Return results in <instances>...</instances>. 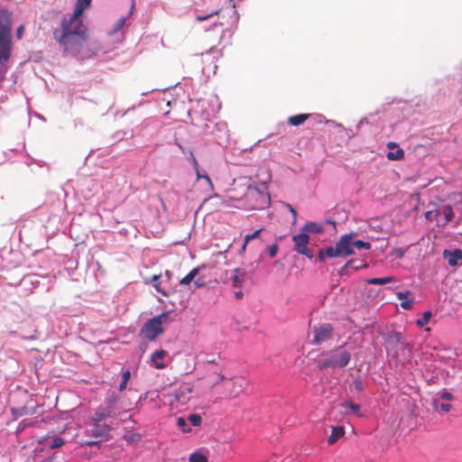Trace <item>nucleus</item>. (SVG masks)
<instances>
[{"label": "nucleus", "instance_id": "f257e3e1", "mask_svg": "<svg viewBox=\"0 0 462 462\" xmlns=\"http://www.w3.org/2000/svg\"><path fill=\"white\" fill-rule=\"evenodd\" d=\"M90 4L91 0H77L73 14L61 20L60 29L53 31L54 39L62 51L80 60L88 59L92 55L88 43V29L80 18Z\"/></svg>", "mask_w": 462, "mask_h": 462}, {"label": "nucleus", "instance_id": "f03ea898", "mask_svg": "<svg viewBox=\"0 0 462 462\" xmlns=\"http://www.w3.org/2000/svg\"><path fill=\"white\" fill-rule=\"evenodd\" d=\"M356 233L350 232L340 236L339 240L335 244V246H328L320 249L318 254L319 260L324 262L327 257H347L355 254V248L360 250H369L371 244L362 240H354Z\"/></svg>", "mask_w": 462, "mask_h": 462}, {"label": "nucleus", "instance_id": "7ed1b4c3", "mask_svg": "<svg viewBox=\"0 0 462 462\" xmlns=\"http://www.w3.org/2000/svg\"><path fill=\"white\" fill-rule=\"evenodd\" d=\"M12 15L6 10H0V67L4 70L13 51Z\"/></svg>", "mask_w": 462, "mask_h": 462}, {"label": "nucleus", "instance_id": "20e7f679", "mask_svg": "<svg viewBox=\"0 0 462 462\" xmlns=\"http://www.w3.org/2000/svg\"><path fill=\"white\" fill-rule=\"evenodd\" d=\"M350 359V352L345 346H341L330 352L322 353L321 357L317 360L316 366L319 370L342 368L348 365Z\"/></svg>", "mask_w": 462, "mask_h": 462}, {"label": "nucleus", "instance_id": "39448f33", "mask_svg": "<svg viewBox=\"0 0 462 462\" xmlns=\"http://www.w3.org/2000/svg\"><path fill=\"white\" fill-rule=\"evenodd\" d=\"M169 312L164 311L162 314L148 319L140 330V335L149 341H154L161 336L164 329L162 327L163 322L167 321Z\"/></svg>", "mask_w": 462, "mask_h": 462}, {"label": "nucleus", "instance_id": "423d86ee", "mask_svg": "<svg viewBox=\"0 0 462 462\" xmlns=\"http://www.w3.org/2000/svg\"><path fill=\"white\" fill-rule=\"evenodd\" d=\"M292 241L294 243V250L302 255H305L309 259L313 258L312 251L308 247L310 243V236L305 233H300L298 235H294L292 236Z\"/></svg>", "mask_w": 462, "mask_h": 462}, {"label": "nucleus", "instance_id": "0eeeda50", "mask_svg": "<svg viewBox=\"0 0 462 462\" xmlns=\"http://www.w3.org/2000/svg\"><path fill=\"white\" fill-rule=\"evenodd\" d=\"M245 197L248 201L254 200V203L249 205L252 209L263 208L264 205L267 203L266 196L255 188L248 187Z\"/></svg>", "mask_w": 462, "mask_h": 462}, {"label": "nucleus", "instance_id": "6e6552de", "mask_svg": "<svg viewBox=\"0 0 462 462\" xmlns=\"http://www.w3.org/2000/svg\"><path fill=\"white\" fill-rule=\"evenodd\" d=\"M314 339L313 342L315 344L320 345L321 343L328 340L332 337L333 327L330 324H322L319 327H314L313 328Z\"/></svg>", "mask_w": 462, "mask_h": 462}, {"label": "nucleus", "instance_id": "1a4fd4ad", "mask_svg": "<svg viewBox=\"0 0 462 462\" xmlns=\"http://www.w3.org/2000/svg\"><path fill=\"white\" fill-rule=\"evenodd\" d=\"M166 351L163 349H159L153 352L151 356L152 365L154 366L156 369H164L166 365L163 363V359L166 356Z\"/></svg>", "mask_w": 462, "mask_h": 462}, {"label": "nucleus", "instance_id": "9d476101", "mask_svg": "<svg viewBox=\"0 0 462 462\" xmlns=\"http://www.w3.org/2000/svg\"><path fill=\"white\" fill-rule=\"evenodd\" d=\"M365 267H367V264L363 263V261L351 259V260L347 261L346 263V264L339 270V274L340 275H348L350 269H354L356 271V270L365 268Z\"/></svg>", "mask_w": 462, "mask_h": 462}, {"label": "nucleus", "instance_id": "9b49d317", "mask_svg": "<svg viewBox=\"0 0 462 462\" xmlns=\"http://www.w3.org/2000/svg\"><path fill=\"white\" fill-rule=\"evenodd\" d=\"M29 398V402L31 405L27 406H20V407H13L12 412L16 416H23L28 414H33L35 412L36 405L34 404L33 399L32 397Z\"/></svg>", "mask_w": 462, "mask_h": 462}, {"label": "nucleus", "instance_id": "f8f14e48", "mask_svg": "<svg viewBox=\"0 0 462 462\" xmlns=\"http://www.w3.org/2000/svg\"><path fill=\"white\" fill-rule=\"evenodd\" d=\"M247 386V383L244 379V377L236 378L232 385L231 390L229 391V395L232 397L238 396Z\"/></svg>", "mask_w": 462, "mask_h": 462}, {"label": "nucleus", "instance_id": "ddd939ff", "mask_svg": "<svg viewBox=\"0 0 462 462\" xmlns=\"http://www.w3.org/2000/svg\"><path fill=\"white\" fill-rule=\"evenodd\" d=\"M110 430V427L106 424H100V422H93L91 435L96 438L107 437Z\"/></svg>", "mask_w": 462, "mask_h": 462}, {"label": "nucleus", "instance_id": "4468645a", "mask_svg": "<svg viewBox=\"0 0 462 462\" xmlns=\"http://www.w3.org/2000/svg\"><path fill=\"white\" fill-rule=\"evenodd\" d=\"M444 257L448 259V263L450 266H456L458 260L462 259V251L460 249H455L453 251L445 250Z\"/></svg>", "mask_w": 462, "mask_h": 462}, {"label": "nucleus", "instance_id": "2eb2a0df", "mask_svg": "<svg viewBox=\"0 0 462 462\" xmlns=\"http://www.w3.org/2000/svg\"><path fill=\"white\" fill-rule=\"evenodd\" d=\"M245 277V273L244 270L236 268L233 271L230 281L233 287H241Z\"/></svg>", "mask_w": 462, "mask_h": 462}, {"label": "nucleus", "instance_id": "dca6fc26", "mask_svg": "<svg viewBox=\"0 0 462 462\" xmlns=\"http://www.w3.org/2000/svg\"><path fill=\"white\" fill-rule=\"evenodd\" d=\"M438 211H439V215L443 214L445 217L443 220L436 219L441 226H444L451 221L454 217L453 209L449 205L442 207L441 208L438 209Z\"/></svg>", "mask_w": 462, "mask_h": 462}, {"label": "nucleus", "instance_id": "f3484780", "mask_svg": "<svg viewBox=\"0 0 462 462\" xmlns=\"http://www.w3.org/2000/svg\"><path fill=\"white\" fill-rule=\"evenodd\" d=\"M323 231V227L320 224L316 222H308L301 228L300 232L308 234H319Z\"/></svg>", "mask_w": 462, "mask_h": 462}, {"label": "nucleus", "instance_id": "a211bd4d", "mask_svg": "<svg viewBox=\"0 0 462 462\" xmlns=\"http://www.w3.org/2000/svg\"><path fill=\"white\" fill-rule=\"evenodd\" d=\"M345 433V430L341 426L333 427L331 430V434L328 439V444H334L339 438H341Z\"/></svg>", "mask_w": 462, "mask_h": 462}, {"label": "nucleus", "instance_id": "6ab92c4d", "mask_svg": "<svg viewBox=\"0 0 462 462\" xmlns=\"http://www.w3.org/2000/svg\"><path fill=\"white\" fill-rule=\"evenodd\" d=\"M309 117V114H299L296 116H290L288 118V122L291 125L298 126L302 125Z\"/></svg>", "mask_w": 462, "mask_h": 462}, {"label": "nucleus", "instance_id": "aec40b11", "mask_svg": "<svg viewBox=\"0 0 462 462\" xmlns=\"http://www.w3.org/2000/svg\"><path fill=\"white\" fill-rule=\"evenodd\" d=\"M396 279L393 276H386L382 278H371L366 280V282L368 284H374V285H383L392 282H395Z\"/></svg>", "mask_w": 462, "mask_h": 462}, {"label": "nucleus", "instance_id": "412c9836", "mask_svg": "<svg viewBox=\"0 0 462 462\" xmlns=\"http://www.w3.org/2000/svg\"><path fill=\"white\" fill-rule=\"evenodd\" d=\"M209 377L211 380L210 388H215L217 385H218L221 383H223L224 381L227 380L226 377L223 374L217 373V372L212 373L209 375Z\"/></svg>", "mask_w": 462, "mask_h": 462}, {"label": "nucleus", "instance_id": "4be33fe9", "mask_svg": "<svg viewBox=\"0 0 462 462\" xmlns=\"http://www.w3.org/2000/svg\"><path fill=\"white\" fill-rule=\"evenodd\" d=\"M160 278H161V274H155L152 277V286L154 287V289L162 293L164 297H169L170 296V293L166 291V290H164L163 288H162L161 286V282H160Z\"/></svg>", "mask_w": 462, "mask_h": 462}, {"label": "nucleus", "instance_id": "5701e85b", "mask_svg": "<svg viewBox=\"0 0 462 462\" xmlns=\"http://www.w3.org/2000/svg\"><path fill=\"white\" fill-rule=\"evenodd\" d=\"M199 267L193 268L185 277L180 281V285L189 284L199 273Z\"/></svg>", "mask_w": 462, "mask_h": 462}, {"label": "nucleus", "instance_id": "b1692460", "mask_svg": "<svg viewBox=\"0 0 462 462\" xmlns=\"http://www.w3.org/2000/svg\"><path fill=\"white\" fill-rule=\"evenodd\" d=\"M344 408H348L355 415L361 417L360 406L357 403L353 402L351 400L345 402L341 404Z\"/></svg>", "mask_w": 462, "mask_h": 462}, {"label": "nucleus", "instance_id": "393cba45", "mask_svg": "<svg viewBox=\"0 0 462 462\" xmlns=\"http://www.w3.org/2000/svg\"><path fill=\"white\" fill-rule=\"evenodd\" d=\"M189 462H208V458L202 452L197 451L189 455Z\"/></svg>", "mask_w": 462, "mask_h": 462}, {"label": "nucleus", "instance_id": "a878e982", "mask_svg": "<svg viewBox=\"0 0 462 462\" xmlns=\"http://www.w3.org/2000/svg\"><path fill=\"white\" fill-rule=\"evenodd\" d=\"M111 416H112L111 411L109 410L106 409L102 411L96 412L92 418V420H93V422H100L103 420H105L106 418L111 417Z\"/></svg>", "mask_w": 462, "mask_h": 462}, {"label": "nucleus", "instance_id": "bb28decb", "mask_svg": "<svg viewBox=\"0 0 462 462\" xmlns=\"http://www.w3.org/2000/svg\"><path fill=\"white\" fill-rule=\"evenodd\" d=\"M386 156L391 161L401 160L404 157V151L398 149L395 152H389Z\"/></svg>", "mask_w": 462, "mask_h": 462}, {"label": "nucleus", "instance_id": "cd10ccee", "mask_svg": "<svg viewBox=\"0 0 462 462\" xmlns=\"http://www.w3.org/2000/svg\"><path fill=\"white\" fill-rule=\"evenodd\" d=\"M130 377H131L130 371L129 370H125L123 373V374H122V382L119 384V391L120 392H123L126 388V385H127V383H128Z\"/></svg>", "mask_w": 462, "mask_h": 462}, {"label": "nucleus", "instance_id": "c85d7f7f", "mask_svg": "<svg viewBox=\"0 0 462 462\" xmlns=\"http://www.w3.org/2000/svg\"><path fill=\"white\" fill-rule=\"evenodd\" d=\"M177 426L184 433H189L191 431V428H189L187 424V421L184 418L179 417L177 419Z\"/></svg>", "mask_w": 462, "mask_h": 462}, {"label": "nucleus", "instance_id": "c756f323", "mask_svg": "<svg viewBox=\"0 0 462 462\" xmlns=\"http://www.w3.org/2000/svg\"><path fill=\"white\" fill-rule=\"evenodd\" d=\"M431 316H432V314L430 310L424 311L421 319H418L416 321V324L420 328L423 327L430 321Z\"/></svg>", "mask_w": 462, "mask_h": 462}, {"label": "nucleus", "instance_id": "7c9ffc66", "mask_svg": "<svg viewBox=\"0 0 462 462\" xmlns=\"http://www.w3.org/2000/svg\"><path fill=\"white\" fill-rule=\"evenodd\" d=\"M433 405L436 411H441L443 412H448L452 408L451 404L440 403L438 401H434Z\"/></svg>", "mask_w": 462, "mask_h": 462}, {"label": "nucleus", "instance_id": "2f4dec72", "mask_svg": "<svg viewBox=\"0 0 462 462\" xmlns=\"http://www.w3.org/2000/svg\"><path fill=\"white\" fill-rule=\"evenodd\" d=\"M188 420L195 427H199L202 423V418L199 414H189L188 417Z\"/></svg>", "mask_w": 462, "mask_h": 462}, {"label": "nucleus", "instance_id": "473e14b6", "mask_svg": "<svg viewBox=\"0 0 462 462\" xmlns=\"http://www.w3.org/2000/svg\"><path fill=\"white\" fill-rule=\"evenodd\" d=\"M197 180L204 179L206 182L208 183V187L212 189H213V183L210 180V178L208 176V174H201L199 167L195 169Z\"/></svg>", "mask_w": 462, "mask_h": 462}, {"label": "nucleus", "instance_id": "72a5a7b5", "mask_svg": "<svg viewBox=\"0 0 462 462\" xmlns=\"http://www.w3.org/2000/svg\"><path fill=\"white\" fill-rule=\"evenodd\" d=\"M65 443L64 439L62 438L57 437L54 438L49 445L51 448H57L61 447Z\"/></svg>", "mask_w": 462, "mask_h": 462}, {"label": "nucleus", "instance_id": "f704fd0d", "mask_svg": "<svg viewBox=\"0 0 462 462\" xmlns=\"http://www.w3.org/2000/svg\"><path fill=\"white\" fill-rule=\"evenodd\" d=\"M261 231H262V228L257 229L256 231H254V232L253 234H251V235H246V236H245V245H244V248L245 247L246 243H248V242H249L250 240H252V239H254V238L258 237V236H259V235H260V233H261Z\"/></svg>", "mask_w": 462, "mask_h": 462}, {"label": "nucleus", "instance_id": "c9c22d12", "mask_svg": "<svg viewBox=\"0 0 462 462\" xmlns=\"http://www.w3.org/2000/svg\"><path fill=\"white\" fill-rule=\"evenodd\" d=\"M438 216H439V211L438 210H435V211H427L425 213V217L427 218L428 221H433L434 217H438Z\"/></svg>", "mask_w": 462, "mask_h": 462}, {"label": "nucleus", "instance_id": "e433bc0d", "mask_svg": "<svg viewBox=\"0 0 462 462\" xmlns=\"http://www.w3.org/2000/svg\"><path fill=\"white\" fill-rule=\"evenodd\" d=\"M206 201L207 202H214L216 205L224 204V200L218 195H214V196L208 198Z\"/></svg>", "mask_w": 462, "mask_h": 462}, {"label": "nucleus", "instance_id": "4c0bfd02", "mask_svg": "<svg viewBox=\"0 0 462 462\" xmlns=\"http://www.w3.org/2000/svg\"><path fill=\"white\" fill-rule=\"evenodd\" d=\"M413 300H405L401 301V307L403 310H411L412 307Z\"/></svg>", "mask_w": 462, "mask_h": 462}, {"label": "nucleus", "instance_id": "58836bf2", "mask_svg": "<svg viewBox=\"0 0 462 462\" xmlns=\"http://www.w3.org/2000/svg\"><path fill=\"white\" fill-rule=\"evenodd\" d=\"M411 294V291H399L396 293V296L399 300H401L402 301V300H408V296Z\"/></svg>", "mask_w": 462, "mask_h": 462}, {"label": "nucleus", "instance_id": "ea45409f", "mask_svg": "<svg viewBox=\"0 0 462 462\" xmlns=\"http://www.w3.org/2000/svg\"><path fill=\"white\" fill-rule=\"evenodd\" d=\"M268 251H269V255L271 257H274L276 256L277 253H278V245H272L268 247Z\"/></svg>", "mask_w": 462, "mask_h": 462}, {"label": "nucleus", "instance_id": "a19ab883", "mask_svg": "<svg viewBox=\"0 0 462 462\" xmlns=\"http://www.w3.org/2000/svg\"><path fill=\"white\" fill-rule=\"evenodd\" d=\"M125 17L119 18L115 25V30L118 31L125 25Z\"/></svg>", "mask_w": 462, "mask_h": 462}, {"label": "nucleus", "instance_id": "79ce46f5", "mask_svg": "<svg viewBox=\"0 0 462 462\" xmlns=\"http://www.w3.org/2000/svg\"><path fill=\"white\" fill-rule=\"evenodd\" d=\"M287 208H289L290 212L292 214V217H293V221H292V224H295L296 221H297V211L296 209L291 206L290 204H287Z\"/></svg>", "mask_w": 462, "mask_h": 462}, {"label": "nucleus", "instance_id": "37998d69", "mask_svg": "<svg viewBox=\"0 0 462 462\" xmlns=\"http://www.w3.org/2000/svg\"><path fill=\"white\" fill-rule=\"evenodd\" d=\"M354 386L357 392H362L364 390L363 383L361 380H355Z\"/></svg>", "mask_w": 462, "mask_h": 462}, {"label": "nucleus", "instance_id": "c03bdc74", "mask_svg": "<svg viewBox=\"0 0 462 462\" xmlns=\"http://www.w3.org/2000/svg\"><path fill=\"white\" fill-rule=\"evenodd\" d=\"M23 32H24V26L22 24L16 30V37L18 39H22V37L23 35Z\"/></svg>", "mask_w": 462, "mask_h": 462}, {"label": "nucleus", "instance_id": "a18cd8bd", "mask_svg": "<svg viewBox=\"0 0 462 462\" xmlns=\"http://www.w3.org/2000/svg\"><path fill=\"white\" fill-rule=\"evenodd\" d=\"M440 396L444 400H448V401L453 400V395L448 392H443Z\"/></svg>", "mask_w": 462, "mask_h": 462}, {"label": "nucleus", "instance_id": "49530a36", "mask_svg": "<svg viewBox=\"0 0 462 462\" xmlns=\"http://www.w3.org/2000/svg\"><path fill=\"white\" fill-rule=\"evenodd\" d=\"M190 161L194 169H197L199 167V162L192 152L190 153Z\"/></svg>", "mask_w": 462, "mask_h": 462}, {"label": "nucleus", "instance_id": "de8ad7c7", "mask_svg": "<svg viewBox=\"0 0 462 462\" xmlns=\"http://www.w3.org/2000/svg\"><path fill=\"white\" fill-rule=\"evenodd\" d=\"M212 15H213V14H210L206 15V16H198V17H197V20H198V21H205V20H207L208 17H210V16H212Z\"/></svg>", "mask_w": 462, "mask_h": 462}, {"label": "nucleus", "instance_id": "09e8293b", "mask_svg": "<svg viewBox=\"0 0 462 462\" xmlns=\"http://www.w3.org/2000/svg\"><path fill=\"white\" fill-rule=\"evenodd\" d=\"M396 146H397V144H396L395 143H387V147H388L389 149H393V148H395Z\"/></svg>", "mask_w": 462, "mask_h": 462}, {"label": "nucleus", "instance_id": "8fccbe9b", "mask_svg": "<svg viewBox=\"0 0 462 462\" xmlns=\"http://www.w3.org/2000/svg\"><path fill=\"white\" fill-rule=\"evenodd\" d=\"M243 297V292L241 291L236 292V298L241 299Z\"/></svg>", "mask_w": 462, "mask_h": 462}, {"label": "nucleus", "instance_id": "3c124183", "mask_svg": "<svg viewBox=\"0 0 462 462\" xmlns=\"http://www.w3.org/2000/svg\"><path fill=\"white\" fill-rule=\"evenodd\" d=\"M165 276L170 280L171 278V273L170 271H166Z\"/></svg>", "mask_w": 462, "mask_h": 462}, {"label": "nucleus", "instance_id": "603ef678", "mask_svg": "<svg viewBox=\"0 0 462 462\" xmlns=\"http://www.w3.org/2000/svg\"><path fill=\"white\" fill-rule=\"evenodd\" d=\"M194 283H195V285H196L197 287H200V286H202V285H203V283H202V282H200L199 281H195V282H194Z\"/></svg>", "mask_w": 462, "mask_h": 462}, {"label": "nucleus", "instance_id": "864d4df0", "mask_svg": "<svg viewBox=\"0 0 462 462\" xmlns=\"http://www.w3.org/2000/svg\"><path fill=\"white\" fill-rule=\"evenodd\" d=\"M184 390L187 391L188 393L191 392V388L189 386H186Z\"/></svg>", "mask_w": 462, "mask_h": 462}, {"label": "nucleus", "instance_id": "5fc2aeb1", "mask_svg": "<svg viewBox=\"0 0 462 462\" xmlns=\"http://www.w3.org/2000/svg\"><path fill=\"white\" fill-rule=\"evenodd\" d=\"M88 446H93V445H96V442L95 441H89L87 443Z\"/></svg>", "mask_w": 462, "mask_h": 462}, {"label": "nucleus", "instance_id": "6e6d98bb", "mask_svg": "<svg viewBox=\"0 0 462 462\" xmlns=\"http://www.w3.org/2000/svg\"><path fill=\"white\" fill-rule=\"evenodd\" d=\"M396 337L399 339L401 337V335L399 333L396 334Z\"/></svg>", "mask_w": 462, "mask_h": 462}, {"label": "nucleus", "instance_id": "4d7b16f0", "mask_svg": "<svg viewBox=\"0 0 462 462\" xmlns=\"http://www.w3.org/2000/svg\"><path fill=\"white\" fill-rule=\"evenodd\" d=\"M230 3H234V0H229ZM233 6H235V4H233Z\"/></svg>", "mask_w": 462, "mask_h": 462}]
</instances>
